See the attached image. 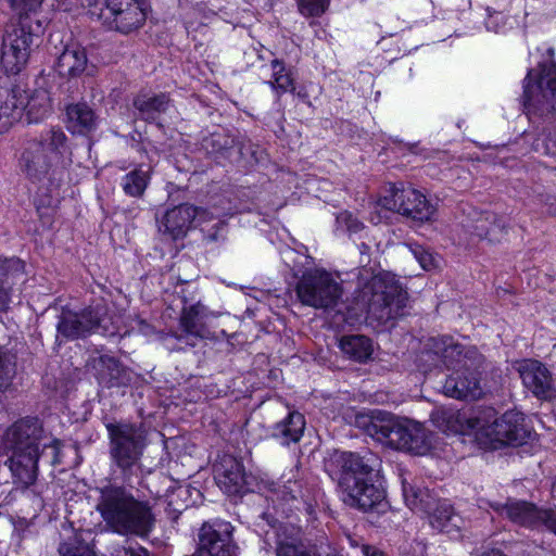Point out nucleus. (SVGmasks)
<instances>
[{
	"mask_svg": "<svg viewBox=\"0 0 556 556\" xmlns=\"http://www.w3.org/2000/svg\"><path fill=\"white\" fill-rule=\"evenodd\" d=\"M214 478L219 489L228 495L268 491L274 509L281 517L289 518L294 511H304L309 517L315 514L311 490L303 489V482L295 479L293 471L283 475L278 482L258 481L255 476L245 472L240 460L226 454L214 465Z\"/></svg>",
	"mask_w": 556,
	"mask_h": 556,
	"instance_id": "obj_1",
	"label": "nucleus"
},
{
	"mask_svg": "<svg viewBox=\"0 0 556 556\" xmlns=\"http://www.w3.org/2000/svg\"><path fill=\"white\" fill-rule=\"evenodd\" d=\"M522 103L532 123L542 124L545 139H536L533 149L542 154H556V63L540 64L528 71L523 79Z\"/></svg>",
	"mask_w": 556,
	"mask_h": 556,
	"instance_id": "obj_2",
	"label": "nucleus"
},
{
	"mask_svg": "<svg viewBox=\"0 0 556 556\" xmlns=\"http://www.w3.org/2000/svg\"><path fill=\"white\" fill-rule=\"evenodd\" d=\"M67 138L60 128H50L39 138L24 143L17 159L20 172L39 189L51 193L58 190L64 179V154Z\"/></svg>",
	"mask_w": 556,
	"mask_h": 556,
	"instance_id": "obj_3",
	"label": "nucleus"
},
{
	"mask_svg": "<svg viewBox=\"0 0 556 556\" xmlns=\"http://www.w3.org/2000/svg\"><path fill=\"white\" fill-rule=\"evenodd\" d=\"M96 508L108 528L117 534L146 539L154 530L156 519L151 503L135 497L124 486L102 488Z\"/></svg>",
	"mask_w": 556,
	"mask_h": 556,
	"instance_id": "obj_4",
	"label": "nucleus"
},
{
	"mask_svg": "<svg viewBox=\"0 0 556 556\" xmlns=\"http://www.w3.org/2000/svg\"><path fill=\"white\" fill-rule=\"evenodd\" d=\"M355 426L372 439L396 450L424 455L432 446L431 434L425 427L409 419H399L383 410H370L355 416Z\"/></svg>",
	"mask_w": 556,
	"mask_h": 556,
	"instance_id": "obj_5",
	"label": "nucleus"
},
{
	"mask_svg": "<svg viewBox=\"0 0 556 556\" xmlns=\"http://www.w3.org/2000/svg\"><path fill=\"white\" fill-rule=\"evenodd\" d=\"M430 349L447 367L455 369L443 384L445 395L476 400L482 394L479 372L469 357L470 351H465L460 344L447 336L432 338Z\"/></svg>",
	"mask_w": 556,
	"mask_h": 556,
	"instance_id": "obj_6",
	"label": "nucleus"
},
{
	"mask_svg": "<svg viewBox=\"0 0 556 556\" xmlns=\"http://www.w3.org/2000/svg\"><path fill=\"white\" fill-rule=\"evenodd\" d=\"M364 269L359 276V286L356 296L357 306L379 320L395 318L406 306L407 292L390 273H379L369 277Z\"/></svg>",
	"mask_w": 556,
	"mask_h": 556,
	"instance_id": "obj_7",
	"label": "nucleus"
},
{
	"mask_svg": "<svg viewBox=\"0 0 556 556\" xmlns=\"http://www.w3.org/2000/svg\"><path fill=\"white\" fill-rule=\"evenodd\" d=\"M105 428L110 439L112 463L128 481L140 467V459L147 445L144 431L130 422H108Z\"/></svg>",
	"mask_w": 556,
	"mask_h": 556,
	"instance_id": "obj_8",
	"label": "nucleus"
},
{
	"mask_svg": "<svg viewBox=\"0 0 556 556\" xmlns=\"http://www.w3.org/2000/svg\"><path fill=\"white\" fill-rule=\"evenodd\" d=\"M43 29L41 20L25 25L12 23L7 27L2 38L1 64L8 74L16 75L26 67Z\"/></svg>",
	"mask_w": 556,
	"mask_h": 556,
	"instance_id": "obj_9",
	"label": "nucleus"
},
{
	"mask_svg": "<svg viewBox=\"0 0 556 556\" xmlns=\"http://www.w3.org/2000/svg\"><path fill=\"white\" fill-rule=\"evenodd\" d=\"M89 14L110 27L128 34L146 21V13L137 0H79Z\"/></svg>",
	"mask_w": 556,
	"mask_h": 556,
	"instance_id": "obj_10",
	"label": "nucleus"
},
{
	"mask_svg": "<svg viewBox=\"0 0 556 556\" xmlns=\"http://www.w3.org/2000/svg\"><path fill=\"white\" fill-rule=\"evenodd\" d=\"M295 290L303 305L316 309L334 308L343 295L341 283L324 269L304 273Z\"/></svg>",
	"mask_w": 556,
	"mask_h": 556,
	"instance_id": "obj_11",
	"label": "nucleus"
},
{
	"mask_svg": "<svg viewBox=\"0 0 556 556\" xmlns=\"http://www.w3.org/2000/svg\"><path fill=\"white\" fill-rule=\"evenodd\" d=\"M214 219L217 222L212 227L213 232L210 229L202 228L203 231H207L210 240H217L219 231L225 228V222L220 219V214H214L190 204H180L166 211L162 219L159 220V231L175 240L185 237L193 222L203 226L205 223Z\"/></svg>",
	"mask_w": 556,
	"mask_h": 556,
	"instance_id": "obj_12",
	"label": "nucleus"
},
{
	"mask_svg": "<svg viewBox=\"0 0 556 556\" xmlns=\"http://www.w3.org/2000/svg\"><path fill=\"white\" fill-rule=\"evenodd\" d=\"M470 427L475 430L477 441L484 446H495L496 443L522 444L530 437L523 414L516 410H508L488 425L477 420Z\"/></svg>",
	"mask_w": 556,
	"mask_h": 556,
	"instance_id": "obj_13",
	"label": "nucleus"
},
{
	"mask_svg": "<svg viewBox=\"0 0 556 556\" xmlns=\"http://www.w3.org/2000/svg\"><path fill=\"white\" fill-rule=\"evenodd\" d=\"M45 431L41 421L36 417H25L16 420L4 431L1 442L4 450H39L51 448L52 463H59L61 442L58 439L42 443Z\"/></svg>",
	"mask_w": 556,
	"mask_h": 556,
	"instance_id": "obj_14",
	"label": "nucleus"
},
{
	"mask_svg": "<svg viewBox=\"0 0 556 556\" xmlns=\"http://www.w3.org/2000/svg\"><path fill=\"white\" fill-rule=\"evenodd\" d=\"M345 494L344 502L355 508L364 511H376L381 515L382 521L380 526H393L396 525L399 514L390 509L388 502L386 501L384 490L375 484L372 477L358 480L353 484L345 483V488H342Z\"/></svg>",
	"mask_w": 556,
	"mask_h": 556,
	"instance_id": "obj_15",
	"label": "nucleus"
},
{
	"mask_svg": "<svg viewBox=\"0 0 556 556\" xmlns=\"http://www.w3.org/2000/svg\"><path fill=\"white\" fill-rule=\"evenodd\" d=\"M491 506L517 526L531 530L544 528L556 535V508H543L516 498H508L505 503H494Z\"/></svg>",
	"mask_w": 556,
	"mask_h": 556,
	"instance_id": "obj_16",
	"label": "nucleus"
},
{
	"mask_svg": "<svg viewBox=\"0 0 556 556\" xmlns=\"http://www.w3.org/2000/svg\"><path fill=\"white\" fill-rule=\"evenodd\" d=\"M386 192L374 204V212L370 213L369 218L372 224H379L386 217L382 215L383 212H396L419 222L429 220L434 213L432 205L422 204L420 210L405 206V201L409 199L417 200L418 198H416L417 190L406 187L403 182L390 185Z\"/></svg>",
	"mask_w": 556,
	"mask_h": 556,
	"instance_id": "obj_17",
	"label": "nucleus"
},
{
	"mask_svg": "<svg viewBox=\"0 0 556 556\" xmlns=\"http://www.w3.org/2000/svg\"><path fill=\"white\" fill-rule=\"evenodd\" d=\"M329 466H334L338 471L332 472L339 481L340 488H345V483L357 482L366 478L374 477L381 469V459L377 454L370 451L363 453L339 452L333 455Z\"/></svg>",
	"mask_w": 556,
	"mask_h": 556,
	"instance_id": "obj_18",
	"label": "nucleus"
},
{
	"mask_svg": "<svg viewBox=\"0 0 556 556\" xmlns=\"http://www.w3.org/2000/svg\"><path fill=\"white\" fill-rule=\"evenodd\" d=\"M232 530L231 523L225 520L204 522L198 535L200 556H237Z\"/></svg>",
	"mask_w": 556,
	"mask_h": 556,
	"instance_id": "obj_19",
	"label": "nucleus"
},
{
	"mask_svg": "<svg viewBox=\"0 0 556 556\" xmlns=\"http://www.w3.org/2000/svg\"><path fill=\"white\" fill-rule=\"evenodd\" d=\"M103 315L104 308L99 305L86 308L80 313L62 312L56 325V340L60 337L66 340H75L89 336L100 327Z\"/></svg>",
	"mask_w": 556,
	"mask_h": 556,
	"instance_id": "obj_20",
	"label": "nucleus"
},
{
	"mask_svg": "<svg viewBox=\"0 0 556 556\" xmlns=\"http://www.w3.org/2000/svg\"><path fill=\"white\" fill-rule=\"evenodd\" d=\"M213 318H216V314L200 302L185 307L180 316V327L184 333L178 336L177 339L194 346V340L211 338L208 321Z\"/></svg>",
	"mask_w": 556,
	"mask_h": 556,
	"instance_id": "obj_21",
	"label": "nucleus"
},
{
	"mask_svg": "<svg viewBox=\"0 0 556 556\" xmlns=\"http://www.w3.org/2000/svg\"><path fill=\"white\" fill-rule=\"evenodd\" d=\"M12 454L5 460L15 483L22 486L33 484L37 479L39 450H9Z\"/></svg>",
	"mask_w": 556,
	"mask_h": 556,
	"instance_id": "obj_22",
	"label": "nucleus"
},
{
	"mask_svg": "<svg viewBox=\"0 0 556 556\" xmlns=\"http://www.w3.org/2000/svg\"><path fill=\"white\" fill-rule=\"evenodd\" d=\"M523 386L539 399L553 394V380L548 369L538 361H526L519 368Z\"/></svg>",
	"mask_w": 556,
	"mask_h": 556,
	"instance_id": "obj_23",
	"label": "nucleus"
},
{
	"mask_svg": "<svg viewBox=\"0 0 556 556\" xmlns=\"http://www.w3.org/2000/svg\"><path fill=\"white\" fill-rule=\"evenodd\" d=\"M278 523L276 532V556H312L302 540L301 529L292 523H283L275 518L273 527Z\"/></svg>",
	"mask_w": 556,
	"mask_h": 556,
	"instance_id": "obj_24",
	"label": "nucleus"
},
{
	"mask_svg": "<svg viewBox=\"0 0 556 556\" xmlns=\"http://www.w3.org/2000/svg\"><path fill=\"white\" fill-rule=\"evenodd\" d=\"M468 230L479 239L497 243L507 235V223L503 216L493 212H482L477 214L471 225H468Z\"/></svg>",
	"mask_w": 556,
	"mask_h": 556,
	"instance_id": "obj_25",
	"label": "nucleus"
},
{
	"mask_svg": "<svg viewBox=\"0 0 556 556\" xmlns=\"http://www.w3.org/2000/svg\"><path fill=\"white\" fill-rule=\"evenodd\" d=\"M94 368L99 383L106 388L127 386L131 381V372L109 355L100 356Z\"/></svg>",
	"mask_w": 556,
	"mask_h": 556,
	"instance_id": "obj_26",
	"label": "nucleus"
},
{
	"mask_svg": "<svg viewBox=\"0 0 556 556\" xmlns=\"http://www.w3.org/2000/svg\"><path fill=\"white\" fill-rule=\"evenodd\" d=\"M26 99V89L20 85L14 86L0 104V134L7 131L20 122L25 113L23 101Z\"/></svg>",
	"mask_w": 556,
	"mask_h": 556,
	"instance_id": "obj_27",
	"label": "nucleus"
},
{
	"mask_svg": "<svg viewBox=\"0 0 556 556\" xmlns=\"http://www.w3.org/2000/svg\"><path fill=\"white\" fill-rule=\"evenodd\" d=\"M305 429V418L299 412L288 415L271 427L270 435L279 444L288 446L301 440Z\"/></svg>",
	"mask_w": 556,
	"mask_h": 556,
	"instance_id": "obj_28",
	"label": "nucleus"
},
{
	"mask_svg": "<svg viewBox=\"0 0 556 556\" xmlns=\"http://www.w3.org/2000/svg\"><path fill=\"white\" fill-rule=\"evenodd\" d=\"M86 50L77 43L67 45L56 61V71L63 77L74 78L87 70Z\"/></svg>",
	"mask_w": 556,
	"mask_h": 556,
	"instance_id": "obj_29",
	"label": "nucleus"
},
{
	"mask_svg": "<svg viewBox=\"0 0 556 556\" xmlns=\"http://www.w3.org/2000/svg\"><path fill=\"white\" fill-rule=\"evenodd\" d=\"M24 262L16 257H0V313L4 312L11 302V289L16 279L24 274Z\"/></svg>",
	"mask_w": 556,
	"mask_h": 556,
	"instance_id": "obj_30",
	"label": "nucleus"
},
{
	"mask_svg": "<svg viewBox=\"0 0 556 556\" xmlns=\"http://www.w3.org/2000/svg\"><path fill=\"white\" fill-rule=\"evenodd\" d=\"M429 522L434 530L455 535L462 528L463 519L447 501H442L429 514Z\"/></svg>",
	"mask_w": 556,
	"mask_h": 556,
	"instance_id": "obj_31",
	"label": "nucleus"
},
{
	"mask_svg": "<svg viewBox=\"0 0 556 556\" xmlns=\"http://www.w3.org/2000/svg\"><path fill=\"white\" fill-rule=\"evenodd\" d=\"M66 123L72 132L86 134L96 129L98 116L87 103H75L66 108Z\"/></svg>",
	"mask_w": 556,
	"mask_h": 556,
	"instance_id": "obj_32",
	"label": "nucleus"
},
{
	"mask_svg": "<svg viewBox=\"0 0 556 556\" xmlns=\"http://www.w3.org/2000/svg\"><path fill=\"white\" fill-rule=\"evenodd\" d=\"M138 112V116L146 122H155L161 114L165 113L169 106V98L165 93L160 94H138L132 102Z\"/></svg>",
	"mask_w": 556,
	"mask_h": 556,
	"instance_id": "obj_33",
	"label": "nucleus"
},
{
	"mask_svg": "<svg viewBox=\"0 0 556 556\" xmlns=\"http://www.w3.org/2000/svg\"><path fill=\"white\" fill-rule=\"evenodd\" d=\"M28 123H38L45 118L51 110L48 91L40 89L31 93L26 89V99L23 101Z\"/></svg>",
	"mask_w": 556,
	"mask_h": 556,
	"instance_id": "obj_34",
	"label": "nucleus"
},
{
	"mask_svg": "<svg viewBox=\"0 0 556 556\" xmlns=\"http://www.w3.org/2000/svg\"><path fill=\"white\" fill-rule=\"evenodd\" d=\"M339 348L344 355L356 362H365L372 354L371 341L362 334L342 337L339 342Z\"/></svg>",
	"mask_w": 556,
	"mask_h": 556,
	"instance_id": "obj_35",
	"label": "nucleus"
},
{
	"mask_svg": "<svg viewBox=\"0 0 556 556\" xmlns=\"http://www.w3.org/2000/svg\"><path fill=\"white\" fill-rule=\"evenodd\" d=\"M433 425L446 433H458L464 430L465 417L453 408H439L431 414Z\"/></svg>",
	"mask_w": 556,
	"mask_h": 556,
	"instance_id": "obj_36",
	"label": "nucleus"
},
{
	"mask_svg": "<svg viewBox=\"0 0 556 556\" xmlns=\"http://www.w3.org/2000/svg\"><path fill=\"white\" fill-rule=\"evenodd\" d=\"M271 65V79L268 81L278 97L286 92H295L294 78L291 68L286 67L283 62L275 59Z\"/></svg>",
	"mask_w": 556,
	"mask_h": 556,
	"instance_id": "obj_37",
	"label": "nucleus"
},
{
	"mask_svg": "<svg viewBox=\"0 0 556 556\" xmlns=\"http://www.w3.org/2000/svg\"><path fill=\"white\" fill-rule=\"evenodd\" d=\"M149 173L139 167L123 176L121 180V187L125 194L132 198H140L143 195L149 185Z\"/></svg>",
	"mask_w": 556,
	"mask_h": 556,
	"instance_id": "obj_38",
	"label": "nucleus"
},
{
	"mask_svg": "<svg viewBox=\"0 0 556 556\" xmlns=\"http://www.w3.org/2000/svg\"><path fill=\"white\" fill-rule=\"evenodd\" d=\"M43 0H9L10 8L17 17V23L34 24L35 20H40L38 13Z\"/></svg>",
	"mask_w": 556,
	"mask_h": 556,
	"instance_id": "obj_39",
	"label": "nucleus"
},
{
	"mask_svg": "<svg viewBox=\"0 0 556 556\" xmlns=\"http://www.w3.org/2000/svg\"><path fill=\"white\" fill-rule=\"evenodd\" d=\"M61 556H96L91 546L75 535L73 542H65L60 545Z\"/></svg>",
	"mask_w": 556,
	"mask_h": 556,
	"instance_id": "obj_40",
	"label": "nucleus"
},
{
	"mask_svg": "<svg viewBox=\"0 0 556 556\" xmlns=\"http://www.w3.org/2000/svg\"><path fill=\"white\" fill-rule=\"evenodd\" d=\"M406 248L409 250L422 269L431 270L432 268L437 267L435 257L424 247L409 243L406 244Z\"/></svg>",
	"mask_w": 556,
	"mask_h": 556,
	"instance_id": "obj_41",
	"label": "nucleus"
},
{
	"mask_svg": "<svg viewBox=\"0 0 556 556\" xmlns=\"http://www.w3.org/2000/svg\"><path fill=\"white\" fill-rule=\"evenodd\" d=\"M425 489L426 488L413 485L408 483L406 480L402 481L403 497L406 505L412 510H418V508H420V503L422 502L421 491H425Z\"/></svg>",
	"mask_w": 556,
	"mask_h": 556,
	"instance_id": "obj_42",
	"label": "nucleus"
},
{
	"mask_svg": "<svg viewBox=\"0 0 556 556\" xmlns=\"http://www.w3.org/2000/svg\"><path fill=\"white\" fill-rule=\"evenodd\" d=\"M425 489L426 488L413 485L408 483L406 480L402 481L403 497L406 505L412 510H418V508H420V503L422 502L421 491H425Z\"/></svg>",
	"mask_w": 556,
	"mask_h": 556,
	"instance_id": "obj_43",
	"label": "nucleus"
},
{
	"mask_svg": "<svg viewBox=\"0 0 556 556\" xmlns=\"http://www.w3.org/2000/svg\"><path fill=\"white\" fill-rule=\"evenodd\" d=\"M15 376V365L9 356L0 355V392L7 391Z\"/></svg>",
	"mask_w": 556,
	"mask_h": 556,
	"instance_id": "obj_44",
	"label": "nucleus"
},
{
	"mask_svg": "<svg viewBox=\"0 0 556 556\" xmlns=\"http://www.w3.org/2000/svg\"><path fill=\"white\" fill-rule=\"evenodd\" d=\"M298 5L304 16H320L327 10L329 0H298Z\"/></svg>",
	"mask_w": 556,
	"mask_h": 556,
	"instance_id": "obj_45",
	"label": "nucleus"
},
{
	"mask_svg": "<svg viewBox=\"0 0 556 556\" xmlns=\"http://www.w3.org/2000/svg\"><path fill=\"white\" fill-rule=\"evenodd\" d=\"M112 556H149V552L137 542L127 540L125 545L114 548Z\"/></svg>",
	"mask_w": 556,
	"mask_h": 556,
	"instance_id": "obj_46",
	"label": "nucleus"
},
{
	"mask_svg": "<svg viewBox=\"0 0 556 556\" xmlns=\"http://www.w3.org/2000/svg\"><path fill=\"white\" fill-rule=\"evenodd\" d=\"M488 16L485 18V27L488 30L493 33H502L505 30V16L502 12L486 10Z\"/></svg>",
	"mask_w": 556,
	"mask_h": 556,
	"instance_id": "obj_47",
	"label": "nucleus"
},
{
	"mask_svg": "<svg viewBox=\"0 0 556 556\" xmlns=\"http://www.w3.org/2000/svg\"><path fill=\"white\" fill-rule=\"evenodd\" d=\"M337 223L351 233H356L363 228V224L350 212L340 213L337 216Z\"/></svg>",
	"mask_w": 556,
	"mask_h": 556,
	"instance_id": "obj_48",
	"label": "nucleus"
},
{
	"mask_svg": "<svg viewBox=\"0 0 556 556\" xmlns=\"http://www.w3.org/2000/svg\"><path fill=\"white\" fill-rule=\"evenodd\" d=\"M421 498L422 502L420 503V508H418V510L427 514H430L440 502L428 489L421 491Z\"/></svg>",
	"mask_w": 556,
	"mask_h": 556,
	"instance_id": "obj_49",
	"label": "nucleus"
},
{
	"mask_svg": "<svg viewBox=\"0 0 556 556\" xmlns=\"http://www.w3.org/2000/svg\"><path fill=\"white\" fill-rule=\"evenodd\" d=\"M205 143L206 148H208V144H211L213 150L217 152L228 148L229 146L228 139H225L219 135H213L210 139L205 140Z\"/></svg>",
	"mask_w": 556,
	"mask_h": 556,
	"instance_id": "obj_50",
	"label": "nucleus"
},
{
	"mask_svg": "<svg viewBox=\"0 0 556 556\" xmlns=\"http://www.w3.org/2000/svg\"><path fill=\"white\" fill-rule=\"evenodd\" d=\"M418 198L417 200H412L409 199L408 201H405L404 202V205L407 206L408 208H417V210H420L422 208V204H426V205H431L428 200L426 199V197L420 193L418 190H417V197Z\"/></svg>",
	"mask_w": 556,
	"mask_h": 556,
	"instance_id": "obj_51",
	"label": "nucleus"
},
{
	"mask_svg": "<svg viewBox=\"0 0 556 556\" xmlns=\"http://www.w3.org/2000/svg\"><path fill=\"white\" fill-rule=\"evenodd\" d=\"M362 556H389V555L380 547L369 544V545H362Z\"/></svg>",
	"mask_w": 556,
	"mask_h": 556,
	"instance_id": "obj_52",
	"label": "nucleus"
},
{
	"mask_svg": "<svg viewBox=\"0 0 556 556\" xmlns=\"http://www.w3.org/2000/svg\"><path fill=\"white\" fill-rule=\"evenodd\" d=\"M55 202H58V199L54 198L53 194H50L48 197L38 194V199H37L38 210L40 207H52L55 204Z\"/></svg>",
	"mask_w": 556,
	"mask_h": 556,
	"instance_id": "obj_53",
	"label": "nucleus"
},
{
	"mask_svg": "<svg viewBox=\"0 0 556 556\" xmlns=\"http://www.w3.org/2000/svg\"><path fill=\"white\" fill-rule=\"evenodd\" d=\"M348 542L351 547L359 548L362 552V545H369L368 543L364 542L363 539L353 536L351 534L346 535Z\"/></svg>",
	"mask_w": 556,
	"mask_h": 556,
	"instance_id": "obj_54",
	"label": "nucleus"
},
{
	"mask_svg": "<svg viewBox=\"0 0 556 556\" xmlns=\"http://www.w3.org/2000/svg\"><path fill=\"white\" fill-rule=\"evenodd\" d=\"M482 556H506L504 555L500 549H491L488 552H484Z\"/></svg>",
	"mask_w": 556,
	"mask_h": 556,
	"instance_id": "obj_55",
	"label": "nucleus"
},
{
	"mask_svg": "<svg viewBox=\"0 0 556 556\" xmlns=\"http://www.w3.org/2000/svg\"><path fill=\"white\" fill-rule=\"evenodd\" d=\"M552 494H553L554 498H556V480L554 481L553 486H552Z\"/></svg>",
	"mask_w": 556,
	"mask_h": 556,
	"instance_id": "obj_56",
	"label": "nucleus"
},
{
	"mask_svg": "<svg viewBox=\"0 0 556 556\" xmlns=\"http://www.w3.org/2000/svg\"><path fill=\"white\" fill-rule=\"evenodd\" d=\"M549 212H551L552 214L556 215V205H555V206H554V205H551V206H549Z\"/></svg>",
	"mask_w": 556,
	"mask_h": 556,
	"instance_id": "obj_57",
	"label": "nucleus"
},
{
	"mask_svg": "<svg viewBox=\"0 0 556 556\" xmlns=\"http://www.w3.org/2000/svg\"><path fill=\"white\" fill-rule=\"evenodd\" d=\"M298 96L301 97V98H305L306 97V93H303V92H298Z\"/></svg>",
	"mask_w": 556,
	"mask_h": 556,
	"instance_id": "obj_58",
	"label": "nucleus"
},
{
	"mask_svg": "<svg viewBox=\"0 0 556 556\" xmlns=\"http://www.w3.org/2000/svg\"><path fill=\"white\" fill-rule=\"evenodd\" d=\"M548 54H549V55H553V54H554V50H553L552 48H551V49H548Z\"/></svg>",
	"mask_w": 556,
	"mask_h": 556,
	"instance_id": "obj_59",
	"label": "nucleus"
}]
</instances>
